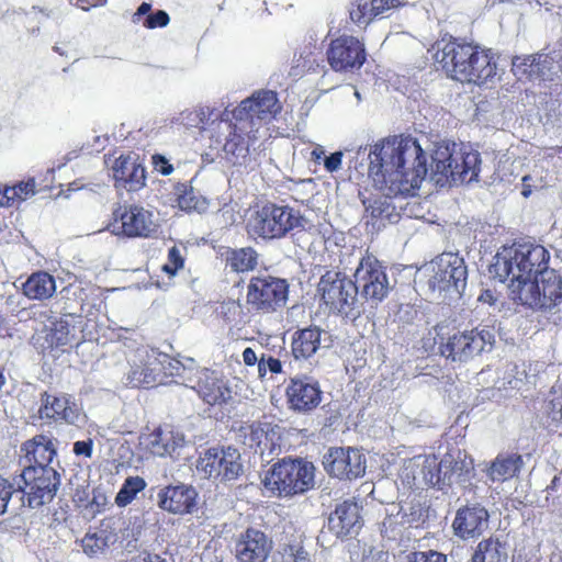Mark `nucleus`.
Masks as SVG:
<instances>
[{
  "mask_svg": "<svg viewBox=\"0 0 562 562\" xmlns=\"http://www.w3.org/2000/svg\"><path fill=\"white\" fill-rule=\"evenodd\" d=\"M368 158V175L374 187L394 196L408 193L427 175V155L411 135L379 139Z\"/></svg>",
  "mask_w": 562,
  "mask_h": 562,
  "instance_id": "nucleus-1",
  "label": "nucleus"
},
{
  "mask_svg": "<svg viewBox=\"0 0 562 562\" xmlns=\"http://www.w3.org/2000/svg\"><path fill=\"white\" fill-rule=\"evenodd\" d=\"M435 61L454 81L482 87L497 76V55L462 38L450 37L435 53Z\"/></svg>",
  "mask_w": 562,
  "mask_h": 562,
  "instance_id": "nucleus-2",
  "label": "nucleus"
},
{
  "mask_svg": "<svg viewBox=\"0 0 562 562\" xmlns=\"http://www.w3.org/2000/svg\"><path fill=\"white\" fill-rule=\"evenodd\" d=\"M550 252L546 247L532 243L513 244L504 247L494 257L490 273L501 282H517L518 290L530 278L540 276L550 269Z\"/></svg>",
  "mask_w": 562,
  "mask_h": 562,
  "instance_id": "nucleus-3",
  "label": "nucleus"
},
{
  "mask_svg": "<svg viewBox=\"0 0 562 562\" xmlns=\"http://www.w3.org/2000/svg\"><path fill=\"white\" fill-rule=\"evenodd\" d=\"M192 114H194L196 127L201 131H210V138L217 151L223 150L228 159L248 155L250 143L255 139V136L250 135L249 122L241 120L234 122L232 112L227 109L218 113L215 109L205 106L195 110Z\"/></svg>",
  "mask_w": 562,
  "mask_h": 562,
  "instance_id": "nucleus-4",
  "label": "nucleus"
},
{
  "mask_svg": "<svg viewBox=\"0 0 562 562\" xmlns=\"http://www.w3.org/2000/svg\"><path fill=\"white\" fill-rule=\"evenodd\" d=\"M303 221L299 210L290 205L266 201L249 209L246 217V231L255 238L281 239L292 231L301 228Z\"/></svg>",
  "mask_w": 562,
  "mask_h": 562,
  "instance_id": "nucleus-5",
  "label": "nucleus"
},
{
  "mask_svg": "<svg viewBox=\"0 0 562 562\" xmlns=\"http://www.w3.org/2000/svg\"><path fill=\"white\" fill-rule=\"evenodd\" d=\"M314 465L303 459L283 458L266 473L262 484L277 497L303 494L314 486Z\"/></svg>",
  "mask_w": 562,
  "mask_h": 562,
  "instance_id": "nucleus-6",
  "label": "nucleus"
},
{
  "mask_svg": "<svg viewBox=\"0 0 562 562\" xmlns=\"http://www.w3.org/2000/svg\"><path fill=\"white\" fill-rule=\"evenodd\" d=\"M289 294L286 279L268 273L252 276L246 285V308L254 315L276 314L286 306Z\"/></svg>",
  "mask_w": 562,
  "mask_h": 562,
  "instance_id": "nucleus-7",
  "label": "nucleus"
},
{
  "mask_svg": "<svg viewBox=\"0 0 562 562\" xmlns=\"http://www.w3.org/2000/svg\"><path fill=\"white\" fill-rule=\"evenodd\" d=\"M480 165L481 157L477 151L457 148L456 144H440L432 154L435 172L452 182L469 183L475 180Z\"/></svg>",
  "mask_w": 562,
  "mask_h": 562,
  "instance_id": "nucleus-8",
  "label": "nucleus"
},
{
  "mask_svg": "<svg viewBox=\"0 0 562 562\" xmlns=\"http://www.w3.org/2000/svg\"><path fill=\"white\" fill-rule=\"evenodd\" d=\"M494 341L495 336L491 330L475 327L440 335L438 349L448 361L464 363L491 349Z\"/></svg>",
  "mask_w": 562,
  "mask_h": 562,
  "instance_id": "nucleus-9",
  "label": "nucleus"
},
{
  "mask_svg": "<svg viewBox=\"0 0 562 562\" xmlns=\"http://www.w3.org/2000/svg\"><path fill=\"white\" fill-rule=\"evenodd\" d=\"M317 293L321 304L325 305L329 313L356 319L362 312L352 281L341 277L340 272L327 271L323 274Z\"/></svg>",
  "mask_w": 562,
  "mask_h": 562,
  "instance_id": "nucleus-10",
  "label": "nucleus"
},
{
  "mask_svg": "<svg viewBox=\"0 0 562 562\" xmlns=\"http://www.w3.org/2000/svg\"><path fill=\"white\" fill-rule=\"evenodd\" d=\"M514 300L533 311H551L562 304V277L554 269H548L520 286Z\"/></svg>",
  "mask_w": 562,
  "mask_h": 562,
  "instance_id": "nucleus-11",
  "label": "nucleus"
},
{
  "mask_svg": "<svg viewBox=\"0 0 562 562\" xmlns=\"http://www.w3.org/2000/svg\"><path fill=\"white\" fill-rule=\"evenodd\" d=\"M352 284L356 296L359 293L371 306H378L390 292L386 268L369 251L360 259Z\"/></svg>",
  "mask_w": 562,
  "mask_h": 562,
  "instance_id": "nucleus-12",
  "label": "nucleus"
},
{
  "mask_svg": "<svg viewBox=\"0 0 562 562\" xmlns=\"http://www.w3.org/2000/svg\"><path fill=\"white\" fill-rule=\"evenodd\" d=\"M111 234L123 238H150L157 232L151 211L138 204H119L106 226Z\"/></svg>",
  "mask_w": 562,
  "mask_h": 562,
  "instance_id": "nucleus-13",
  "label": "nucleus"
},
{
  "mask_svg": "<svg viewBox=\"0 0 562 562\" xmlns=\"http://www.w3.org/2000/svg\"><path fill=\"white\" fill-rule=\"evenodd\" d=\"M21 479L24 483L19 488L26 496L29 507L38 508L50 503L60 485V475L52 467L25 465Z\"/></svg>",
  "mask_w": 562,
  "mask_h": 562,
  "instance_id": "nucleus-14",
  "label": "nucleus"
},
{
  "mask_svg": "<svg viewBox=\"0 0 562 562\" xmlns=\"http://www.w3.org/2000/svg\"><path fill=\"white\" fill-rule=\"evenodd\" d=\"M327 61L336 72L359 70L367 60L364 43L351 35L334 38L326 50Z\"/></svg>",
  "mask_w": 562,
  "mask_h": 562,
  "instance_id": "nucleus-15",
  "label": "nucleus"
},
{
  "mask_svg": "<svg viewBox=\"0 0 562 562\" xmlns=\"http://www.w3.org/2000/svg\"><path fill=\"white\" fill-rule=\"evenodd\" d=\"M323 465L330 476L352 481L364 475L367 459L357 448L331 447L324 456Z\"/></svg>",
  "mask_w": 562,
  "mask_h": 562,
  "instance_id": "nucleus-16",
  "label": "nucleus"
},
{
  "mask_svg": "<svg viewBox=\"0 0 562 562\" xmlns=\"http://www.w3.org/2000/svg\"><path fill=\"white\" fill-rule=\"evenodd\" d=\"M198 468L209 477L235 480L243 472L240 453L232 447H212L200 457Z\"/></svg>",
  "mask_w": 562,
  "mask_h": 562,
  "instance_id": "nucleus-17",
  "label": "nucleus"
},
{
  "mask_svg": "<svg viewBox=\"0 0 562 562\" xmlns=\"http://www.w3.org/2000/svg\"><path fill=\"white\" fill-rule=\"evenodd\" d=\"M288 408L297 414H308L316 409L323 397L317 380L306 374L290 378L285 385Z\"/></svg>",
  "mask_w": 562,
  "mask_h": 562,
  "instance_id": "nucleus-18",
  "label": "nucleus"
},
{
  "mask_svg": "<svg viewBox=\"0 0 562 562\" xmlns=\"http://www.w3.org/2000/svg\"><path fill=\"white\" fill-rule=\"evenodd\" d=\"M468 269L464 260L452 254L439 257L434 266V274L429 281L432 289L461 294L467 286Z\"/></svg>",
  "mask_w": 562,
  "mask_h": 562,
  "instance_id": "nucleus-19",
  "label": "nucleus"
},
{
  "mask_svg": "<svg viewBox=\"0 0 562 562\" xmlns=\"http://www.w3.org/2000/svg\"><path fill=\"white\" fill-rule=\"evenodd\" d=\"M463 471L464 462L450 452L445 453L441 459L434 453L425 456L420 469L424 481L439 490L451 486L453 480L460 477Z\"/></svg>",
  "mask_w": 562,
  "mask_h": 562,
  "instance_id": "nucleus-20",
  "label": "nucleus"
},
{
  "mask_svg": "<svg viewBox=\"0 0 562 562\" xmlns=\"http://www.w3.org/2000/svg\"><path fill=\"white\" fill-rule=\"evenodd\" d=\"M281 111L277 93L271 90H260L252 93L251 97L243 100L238 106L232 111L234 120H241L252 124L255 119L260 121H270Z\"/></svg>",
  "mask_w": 562,
  "mask_h": 562,
  "instance_id": "nucleus-21",
  "label": "nucleus"
},
{
  "mask_svg": "<svg viewBox=\"0 0 562 562\" xmlns=\"http://www.w3.org/2000/svg\"><path fill=\"white\" fill-rule=\"evenodd\" d=\"M203 403L210 406H222L232 400V389L228 380L220 372L203 369L193 386Z\"/></svg>",
  "mask_w": 562,
  "mask_h": 562,
  "instance_id": "nucleus-22",
  "label": "nucleus"
},
{
  "mask_svg": "<svg viewBox=\"0 0 562 562\" xmlns=\"http://www.w3.org/2000/svg\"><path fill=\"white\" fill-rule=\"evenodd\" d=\"M273 542L263 531L248 527L235 541L238 562H266Z\"/></svg>",
  "mask_w": 562,
  "mask_h": 562,
  "instance_id": "nucleus-23",
  "label": "nucleus"
},
{
  "mask_svg": "<svg viewBox=\"0 0 562 562\" xmlns=\"http://www.w3.org/2000/svg\"><path fill=\"white\" fill-rule=\"evenodd\" d=\"M490 514L480 504L464 505L460 507L452 521L453 533L462 539L479 538L488 526Z\"/></svg>",
  "mask_w": 562,
  "mask_h": 562,
  "instance_id": "nucleus-24",
  "label": "nucleus"
},
{
  "mask_svg": "<svg viewBox=\"0 0 562 562\" xmlns=\"http://www.w3.org/2000/svg\"><path fill=\"white\" fill-rule=\"evenodd\" d=\"M198 497L196 490L186 484L165 486L157 494L160 509L180 516L196 510Z\"/></svg>",
  "mask_w": 562,
  "mask_h": 562,
  "instance_id": "nucleus-25",
  "label": "nucleus"
},
{
  "mask_svg": "<svg viewBox=\"0 0 562 562\" xmlns=\"http://www.w3.org/2000/svg\"><path fill=\"white\" fill-rule=\"evenodd\" d=\"M76 404L70 402L65 394H52L43 392L41 394V405L38 408V417L48 423H74L77 418Z\"/></svg>",
  "mask_w": 562,
  "mask_h": 562,
  "instance_id": "nucleus-26",
  "label": "nucleus"
},
{
  "mask_svg": "<svg viewBox=\"0 0 562 562\" xmlns=\"http://www.w3.org/2000/svg\"><path fill=\"white\" fill-rule=\"evenodd\" d=\"M401 5L400 0H355L349 16L358 26L367 27L374 19L384 18Z\"/></svg>",
  "mask_w": 562,
  "mask_h": 562,
  "instance_id": "nucleus-27",
  "label": "nucleus"
},
{
  "mask_svg": "<svg viewBox=\"0 0 562 562\" xmlns=\"http://www.w3.org/2000/svg\"><path fill=\"white\" fill-rule=\"evenodd\" d=\"M116 182L128 191H137L145 186L146 171L144 166L130 155H121L113 166Z\"/></svg>",
  "mask_w": 562,
  "mask_h": 562,
  "instance_id": "nucleus-28",
  "label": "nucleus"
},
{
  "mask_svg": "<svg viewBox=\"0 0 562 562\" xmlns=\"http://www.w3.org/2000/svg\"><path fill=\"white\" fill-rule=\"evenodd\" d=\"M21 452L26 460V465L50 467L56 457V448L50 437L40 434L26 440L21 446Z\"/></svg>",
  "mask_w": 562,
  "mask_h": 562,
  "instance_id": "nucleus-29",
  "label": "nucleus"
},
{
  "mask_svg": "<svg viewBox=\"0 0 562 562\" xmlns=\"http://www.w3.org/2000/svg\"><path fill=\"white\" fill-rule=\"evenodd\" d=\"M384 192L385 195L362 200L366 209L364 218L367 225L373 227L384 226L386 222H393L398 216L395 212V206L390 200L392 194H389L386 191Z\"/></svg>",
  "mask_w": 562,
  "mask_h": 562,
  "instance_id": "nucleus-30",
  "label": "nucleus"
},
{
  "mask_svg": "<svg viewBox=\"0 0 562 562\" xmlns=\"http://www.w3.org/2000/svg\"><path fill=\"white\" fill-rule=\"evenodd\" d=\"M360 512L357 502L346 499L338 504L329 515L328 524L331 530L339 536L349 535L353 527L360 521Z\"/></svg>",
  "mask_w": 562,
  "mask_h": 562,
  "instance_id": "nucleus-31",
  "label": "nucleus"
},
{
  "mask_svg": "<svg viewBox=\"0 0 562 562\" xmlns=\"http://www.w3.org/2000/svg\"><path fill=\"white\" fill-rule=\"evenodd\" d=\"M322 333L323 330L317 326H308L296 330L291 341L293 357L299 360L314 356L321 347Z\"/></svg>",
  "mask_w": 562,
  "mask_h": 562,
  "instance_id": "nucleus-32",
  "label": "nucleus"
},
{
  "mask_svg": "<svg viewBox=\"0 0 562 562\" xmlns=\"http://www.w3.org/2000/svg\"><path fill=\"white\" fill-rule=\"evenodd\" d=\"M223 256L225 266L235 273H247L254 271L259 261V254L251 246L240 248L227 247Z\"/></svg>",
  "mask_w": 562,
  "mask_h": 562,
  "instance_id": "nucleus-33",
  "label": "nucleus"
},
{
  "mask_svg": "<svg viewBox=\"0 0 562 562\" xmlns=\"http://www.w3.org/2000/svg\"><path fill=\"white\" fill-rule=\"evenodd\" d=\"M36 193L34 178L19 181L14 184L0 186V207H19L20 204Z\"/></svg>",
  "mask_w": 562,
  "mask_h": 562,
  "instance_id": "nucleus-34",
  "label": "nucleus"
},
{
  "mask_svg": "<svg viewBox=\"0 0 562 562\" xmlns=\"http://www.w3.org/2000/svg\"><path fill=\"white\" fill-rule=\"evenodd\" d=\"M55 291V279L45 271H36L32 273L22 284V293L30 300H47L53 296Z\"/></svg>",
  "mask_w": 562,
  "mask_h": 562,
  "instance_id": "nucleus-35",
  "label": "nucleus"
},
{
  "mask_svg": "<svg viewBox=\"0 0 562 562\" xmlns=\"http://www.w3.org/2000/svg\"><path fill=\"white\" fill-rule=\"evenodd\" d=\"M524 465L518 453H499L491 463L487 475L492 481H508L516 476Z\"/></svg>",
  "mask_w": 562,
  "mask_h": 562,
  "instance_id": "nucleus-36",
  "label": "nucleus"
},
{
  "mask_svg": "<svg viewBox=\"0 0 562 562\" xmlns=\"http://www.w3.org/2000/svg\"><path fill=\"white\" fill-rule=\"evenodd\" d=\"M144 445L146 450L158 457L171 454L178 446L173 439L172 431L160 426L146 436Z\"/></svg>",
  "mask_w": 562,
  "mask_h": 562,
  "instance_id": "nucleus-37",
  "label": "nucleus"
},
{
  "mask_svg": "<svg viewBox=\"0 0 562 562\" xmlns=\"http://www.w3.org/2000/svg\"><path fill=\"white\" fill-rule=\"evenodd\" d=\"M471 562H507V553L497 538L490 537L477 543Z\"/></svg>",
  "mask_w": 562,
  "mask_h": 562,
  "instance_id": "nucleus-38",
  "label": "nucleus"
},
{
  "mask_svg": "<svg viewBox=\"0 0 562 562\" xmlns=\"http://www.w3.org/2000/svg\"><path fill=\"white\" fill-rule=\"evenodd\" d=\"M151 4L143 2L132 15V22L138 24L142 22L143 26L148 30L157 27H165L170 22L169 14L164 10H157L150 13Z\"/></svg>",
  "mask_w": 562,
  "mask_h": 562,
  "instance_id": "nucleus-39",
  "label": "nucleus"
},
{
  "mask_svg": "<svg viewBox=\"0 0 562 562\" xmlns=\"http://www.w3.org/2000/svg\"><path fill=\"white\" fill-rule=\"evenodd\" d=\"M45 348L52 351H64L70 345V326L67 321L57 319L52 323L45 335Z\"/></svg>",
  "mask_w": 562,
  "mask_h": 562,
  "instance_id": "nucleus-40",
  "label": "nucleus"
},
{
  "mask_svg": "<svg viewBox=\"0 0 562 562\" xmlns=\"http://www.w3.org/2000/svg\"><path fill=\"white\" fill-rule=\"evenodd\" d=\"M177 206L184 212L198 211L206 209L207 202L204 198L196 194L192 187L181 184L177 188Z\"/></svg>",
  "mask_w": 562,
  "mask_h": 562,
  "instance_id": "nucleus-41",
  "label": "nucleus"
},
{
  "mask_svg": "<svg viewBox=\"0 0 562 562\" xmlns=\"http://www.w3.org/2000/svg\"><path fill=\"white\" fill-rule=\"evenodd\" d=\"M542 57L540 54L528 55L522 58L517 57L514 59L513 66L520 76L527 79L540 78L544 75Z\"/></svg>",
  "mask_w": 562,
  "mask_h": 562,
  "instance_id": "nucleus-42",
  "label": "nucleus"
},
{
  "mask_svg": "<svg viewBox=\"0 0 562 562\" xmlns=\"http://www.w3.org/2000/svg\"><path fill=\"white\" fill-rule=\"evenodd\" d=\"M274 426L269 422L257 420L249 426L248 438L251 447L268 448L273 445Z\"/></svg>",
  "mask_w": 562,
  "mask_h": 562,
  "instance_id": "nucleus-43",
  "label": "nucleus"
},
{
  "mask_svg": "<svg viewBox=\"0 0 562 562\" xmlns=\"http://www.w3.org/2000/svg\"><path fill=\"white\" fill-rule=\"evenodd\" d=\"M146 487V482L143 477L136 475V476H128L125 479L122 487L117 492L115 496V504L119 507H125L128 504H131L136 495L142 492Z\"/></svg>",
  "mask_w": 562,
  "mask_h": 562,
  "instance_id": "nucleus-44",
  "label": "nucleus"
},
{
  "mask_svg": "<svg viewBox=\"0 0 562 562\" xmlns=\"http://www.w3.org/2000/svg\"><path fill=\"white\" fill-rule=\"evenodd\" d=\"M127 382L135 387H150L157 383V374L148 363L136 364L128 372Z\"/></svg>",
  "mask_w": 562,
  "mask_h": 562,
  "instance_id": "nucleus-45",
  "label": "nucleus"
},
{
  "mask_svg": "<svg viewBox=\"0 0 562 562\" xmlns=\"http://www.w3.org/2000/svg\"><path fill=\"white\" fill-rule=\"evenodd\" d=\"M272 562H310V558L302 543H288L273 555Z\"/></svg>",
  "mask_w": 562,
  "mask_h": 562,
  "instance_id": "nucleus-46",
  "label": "nucleus"
},
{
  "mask_svg": "<svg viewBox=\"0 0 562 562\" xmlns=\"http://www.w3.org/2000/svg\"><path fill=\"white\" fill-rule=\"evenodd\" d=\"M108 547V538L104 531L88 532L82 539V548L87 554L93 555L102 552Z\"/></svg>",
  "mask_w": 562,
  "mask_h": 562,
  "instance_id": "nucleus-47",
  "label": "nucleus"
},
{
  "mask_svg": "<svg viewBox=\"0 0 562 562\" xmlns=\"http://www.w3.org/2000/svg\"><path fill=\"white\" fill-rule=\"evenodd\" d=\"M183 267L184 257L181 252V249L177 246H172L168 250V259L167 262L162 266V271L169 274L170 277H173Z\"/></svg>",
  "mask_w": 562,
  "mask_h": 562,
  "instance_id": "nucleus-48",
  "label": "nucleus"
},
{
  "mask_svg": "<svg viewBox=\"0 0 562 562\" xmlns=\"http://www.w3.org/2000/svg\"><path fill=\"white\" fill-rule=\"evenodd\" d=\"M282 362L270 355L262 353L258 361V376L263 379L267 372L279 374L282 372Z\"/></svg>",
  "mask_w": 562,
  "mask_h": 562,
  "instance_id": "nucleus-49",
  "label": "nucleus"
},
{
  "mask_svg": "<svg viewBox=\"0 0 562 562\" xmlns=\"http://www.w3.org/2000/svg\"><path fill=\"white\" fill-rule=\"evenodd\" d=\"M408 562H447V555L435 550L416 551L408 555Z\"/></svg>",
  "mask_w": 562,
  "mask_h": 562,
  "instance_id": "nucleus-50",
  "label": "nucleus"
},
{
  "mask_svg": "<svg viewBox=\"0 0 562 562\" xmlns=\"http://www.w3.org/2000/svg\"><path fill=\"white\" fill-rule=\"evenodd\" d=\"M13 494V485L9 480L0 476V515H2L8 507V503Z\"/></svg>",
  "mask_w": 562,
  "mask_h": 562,
  "instance_id": "nucleus-51",
  "label": "nucleus"
},
{
  "mask_svg": "<svg viewBox=\"0 0 562 562\" xmlns=\"http://www.w3.org/2000/svg\"><path fill=\"white\" fill-rule=\"evenodd\" d=\"M154 169L162 176H169L173 171V166L169 160L160 154H155L151 157Z\"/></svg>",
  "mask_w": 562,
  "mask_h": 562,
  "instance_id": "nucleus-52",
  "label": "nucleus"
},
{
  "mask_svg": "<svg viewBox=\"0 0 562 562\" xmlns=\"http://www.w3.org/2000/svg\"><path fill=\"white\" fill-rule=\"evenodd\" d=\"M344 154L335 151L324 159V167L328 172H335L341 168Z\"/></svg>",
  "mask_w": 562,
  "mask_h": 562,
  "instance_id": "nucleus-53",
  "label": "nucleus"
},
{
  "mask_svg": "<svg viewBox=\"0 0 562 562\" xmlns=\"http://www.w3.org/2000/svg\"><path fill=\"white\" fill-rule=\"evenodd\" d=\"M74 453L90 458L92 456V441L90 439L76 441L74 443Z\"/></svg>",
  "mask_w": 562,
  "mask_h": 562,
  "instance_id": "nucleus-54",
  "label": "nucleus"
},
{
  "mask_svg": "<svg viewBox=\"0 0 562 562\" xmlns=\"http://www.w3.org/2000/svg\"><path fill=\"white\" fill-rule=\"evenodd\" d=\"M243 361L247 367H252L256 363L258 364L259 358L252 348L247 347L243 351Z\"/></svg>",
  "mask_w": 562,
  "mask_h": 562,
  "instance_id": "nucleus-55",
  "label": "nucleus"
},
{
  "mask_svg": "<svg viewBox=\"0 0 562 562\" xmlns=\"http://www.w3.org/2000/svg\"><path fill=\"white\" fill-rule=\"evenodd\" d=\"M72 2V0H70ZM105 2V0H74V4L78 8L88 11L91 8L101 5Z\"/></svg>",
  "mask_w": 562,
  "mask_h": 562,
  "instance_id": "nucleus-56",
  "label": "nucleus"
},
{
  "mask_svg": "<svg viewBox=\"0 0 562 562\" xmlns=\"http://www.w3.org/2000/svg\"><path fill=\"white\" fill-rule=\"evenodd\" d=\"M479 301L488 305H494L497 301L495 292L491 289H485L479 296Z\"/></svg>",
  "mask_w": 562,
  "mask_h": 562,
  "instance_id": "nucleus-57",
  "label": "nucleus"
},
{
  "mask_svg": "<svg viewBox=\"0 0 562 562\" xmlns=\"http://www.w3.org/2000/svg\"><path fill=\"white\" fill-rule=\"evenodd\" d=\"M532 193V177L527 175L521 179V195L528 198Z\"/></svg>",
  "mask_w": 562,
  "mask_h": 562,
  "instance_id": "nucleus-58",
  "label": "nucleus"
},
{
  "mask_svg": "<svg viewBox=\"0 0 562 562\" xmlns=\"http://www.w3.org/2000/svg\"><path fill=\"white\" fill-rule=\"evenodd\" d=\"M311 159L316 162V164H319L321 161H324L325 159V149L322 145H316L312 151H311Z\"/></svg>",
  "mask_w": 562,
  "mask_h": 562,
  "instance_id": "nucleus-59",
  "label": "nucleus"
},
{
  "mask_svg": "<svg viewBox=\"0 0 562 562\" xmlns=\"http://www.w3.org/2000/svg\"><path fill=\"white\" fill-rule=\"evenodd\" d=\"M561 157L562 156V146H551L544 148V158L546 159H553L554 157Z\"/></svg>",
  "mask_w": 562,
  "mask_h": 562,
  "instance_id": "nucleus-60",
  "label": "nucleus"
},
{
  "mask_svg": "<svg viewBox=\"0 0 562 562\" xmlns=\"http://www.w3.org/2000/svg\"><path fill=\"white\" fill-rule=\"evenodd\" d=\"M142 562H167L166 559L158 554H147Z\"/></svg>",
  "mask_w": 562,
  "mask_h": 562,
  "instance_id": "nucleus-61",
  "label": "nucleus"
},
{
  "mask_svg": "<svg viewBox=\"0 0 562 562\" xmlns=\"http://www.w3.org/2000/svg\"><path fill=\"white\" fill-rule=\"evenodd\" d=\"M4 384H5V376L3 374L2 369L0 368V390L4 386Z\"/></svg>",
  "mask_w": 562,
  "mask_h": 562,
  "instance_id": "nucleus-62",
  "label": "nucleus"
},
{
  "mask_svg": "<svg viewBox=\"0 0 562 562\" xmlns=\"http://www.w3.org/2000/svg\"><path fill=\"white\" fill-rule=\"evenodd\" d=\"M559 420H562V412L560 413V417H559Z\"/></svg>",
  "mask_w": 562,
  "mask_h": 562,
  "instance_id": "nucleus-63",
  "label": "nucleus"
},
{
  "mask_svg": "<svg viewBox=\"0 0 562 562\" xmlns=\"http://www.w3.org/2000/svg\"><path fill=\"white\" fill-rule=\"evenodd\" d=\"M558 562H562V558H560V560Z\"/></svg>",
  "mask_w": 562,
  "mask_h": 562,
  "instance_id": "nucleus-64",
  "label": "nucleus"
}]
</instances>
